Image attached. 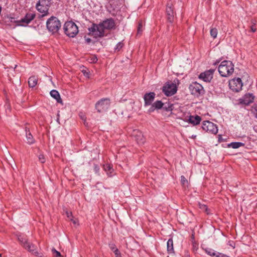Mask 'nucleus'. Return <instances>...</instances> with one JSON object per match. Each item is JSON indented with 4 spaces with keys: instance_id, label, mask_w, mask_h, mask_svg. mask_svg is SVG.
Wrapping results in <instances>:
<instances>
[{
    "instance_id": "obj_10",
    "label": "nucleus",
    "mask_w": 257,
    "mask_h": 257,
    "mask_svg": "<svg viewBox=\"0 0 257 257\" xmlns=\"http://www.w3.org/2000/svg\"><path fill=\"white\" fill-rule=\"evenodd\" d=\"M202 128L204 131L213 135L216 134L218 132L217 125L210 121H203Z\"/></svg>"
},
{
    "instance_id": "obj_39",
    "label": "nucleus",
    "mask_w": 257,
    "mask_h": 257,
    "mask_svg": "<svg viewBox=\"0 0 257 257\" xmlns=\"http://www.w3.org/2000/svg\"><path fill=\"white\" fill-rule=\"evenodd\" d=\"M200 208L203 209H205V211L206 212H207V210H208V208L207 207V206L205 205H202L201 206H200Z\"/></svg>"
},
{
    "instance_id": "obj_17",
    "label": "nucleus",
    "mask_w": 257,
    "mask_h": 257,
    "mask_svg": "<svg viewBox=\"0 0 257 257\" xmlns=\"http://www.w3.org/2000/svg\"><path fill=\"white\" fill-rule=\"evenodd\" d=\"M166 13L168 16V21L172 23L174 20V10L173 4L171 2H169L167 5Z\"/></svg>"
},
{
    "instance_id": "obj_46",
    "label": "nucleus",
    "mask_w": 257,
    "mask_h": 257,
    "mask_svg": "<svg viewBox=\"0 0 257 257\" xmlns=\"http://www.w3.org/2000/svg\"><path fill=\"white\" fill-rule=\"evenodd\" d=\"M255 111H256V114H255V117L257 118V106H256V107H255Z\"/></svg>"
},
{
    "instance_id": "obj_9",
    "label": "nucleus",
    "mask_w": 257,
    "mask_h": 257,
    "mask_svg": "<svg viewBox=\"0 0 257 257\" xmlns=\"http://www.w3.org/2000/svg\"><path fill=\"white\" fill-rule=\"evenodd\" d=\"M177 90L175 84L172 82L166 83L162 88V91L167 96H171L176 93Z\"/></svg>"
},
{
    "instance_id": "obj_16",
    "label": "nucleus",
    "mask_w": 257,
    "mask_h": 257,
    "mask_svg": "<svg viewBox=\"0 0 257 257\" xmlns=\"http://www.w3.org/2000/svg\"><path fill=\"white\" fill-rule=\"evenodd\" d=\"M254 100V96L252 94H245L242 98L240 99V102L245 105H249L252 103Z\"/></svg>"
},
{
    "instance_id": "obj_23",
    "label": "nucleus",
    "mask_w": 257,
    "mask_h": 257,
    "mask_svg": "<svg viewBox=\"0 0 257 257\" xmlns=\"http://www.w3.org/2000/svg\"><path fill=\"white\" fill-rule=\"evenodd\" d=\"M103 169L108 175H111L113 171V169L110 164H106L104 165Z\"/></svg>"
},
{
    "instance_id": "obj_14",
    "label": "nucleus",
    "mask_w": 257,
    "mask_h": 257,
    "mask_svg": "<svg viewBox=\"0 0 257 257\" xmlns=\"http://www.w3.org/2000/svg\"><path fill=\"white\" fill-rule=\"evenodd\" d=\"M155 93L153 92L146 93L144 96L145 106L150 105L154 100Z\"/></svg>"
},
{
    "instance_id": "obj_13",
    "label": "nucleus",
    "mask_w": 257,
    "mask_h": 257,
    "mask_svg": "<svg viewBox=\"0 0 257 257\" xmlns=\"http://www.w3.org/2000/svg\"><path fill=\"white\" fill-rule=\"evenodd\" d=\"M214 72V70L213 69H210L209 70L206 71L204 72L201 73L199 75V78L201 79H202L205 82H210L213 78V74Z\"/></svg>"
},
{
    "instance_id": "obj_37",
    "label": "nucleus",
    "mask_w": 257,
    "mask_h": 257,
    "mask_svg": "<svg viewBox=\"0 0 257 257\" xmlns=\"http://www.w3.org/2000/svg\"><path fill=\"white\" fill-rule=\"evenodd\" d=\"M114 252L116 256H118L120 254L119 251L117 248H115L114 250Z\"/></svg>"
},
{
    "instance_id": "obj_8",
    "label": "nucleus",
    "mask_w": 257,
    "mask_h": 257,
    "mask_svg": "<svg viewBox=\"0 0 257 257\" xmlns=\"http://www.w3.org/2000/svg\"><path fill=\"white\" fill-rule=\"evenodd\" d=\"M110 100L108 98H102L95 104V108L97 111L101 112L106 110L110 106Z\"/></svg>"
},
{
    "instance_id": "obj_38",
    "label": "nucleus",
    "mask_w": 257,
    "mask_h": 257,
    "mask_svg": "<svg viewBox=\"0 0 257 257\" xmlns=\"http://www.w3.org/2000/svg\"><path fill=\"white\" fill-rule=\"evenodd\" d=\"M155 109H156V108H155V107H153V104H152L151 107L149 109V111L151 112L154 111L155 110Z\"/></svg>"
},
{
    "instance_id": "obj_41",
    "label": "nucleus",
    "mask_w": 257,
    "mask_h": 257,
    "mask_svg": "<svg viewBox=\"0 0 257 257\" xmlns=\"http://www.w3.org/2000/svg\"><path fill=\"white\" fill-rule=\"evenodd\" d=\"M94 169L95 170V172H98L99 171V167L97 165H95L94 166Z\"/></svg>"
},
{
    "instance_id": "obj_20",
    "label": "nucleus",
    "mask_w": 257,
    "mask_h": 257,
    "mask_svg": "<svg viewBox=\"0 0 257 257\" xmlns=\"http://www.w3.org/2000/svg\"><path fill=\"white\" fill-rule=\"evenodd\" d=\"M38 83V78L35 76H31L29 78L28 84L30 87H34Z\"/></svg>"
},
{
    "instance_id": "obj_7",
    "label": "nucleus",
    "mask_w": 257,
    "mask_h": 257,
    "mask_svg": "<svg viewBox=\"0 0 257 257\" xmlns=\"http://www.w3.org/2000/svg\"><path fill=\"white\" fill-rule=\"evenodd\" d=\"M19 240L22 242L23 246L29 251L32 252V253L36 256L42 257L41 255H39L40 253L37 251L36 245L28 242L26 239H25L23 237H19Z\"/></svg>"
},
{
    "instance_id": "obj_36",
    "label": "nucleus",
    "mask_w": 257,
    "mask_h": 257,
    "mask_svg": "<svg viewBox=\"0 0 257 257\" xmlns=\"http://www.w3.org/2000/svg\"><path fill=\"white\" fill-rule=\"evenodd\" d=\"M216 257H228V256H227V255H226L224 254H222V253H221L219 252H217Z\"/></svg>"
},
{
    "instance_id": "obj_34",
    "label": "nucleus",
    "mask_w": 257,
    "mask_h": 257,
    "mask_svg": "<svg viewBox=\"0 0 257 257\" xmlns=\"http://www.w3.org/2000/svg\"><path fill=\"white\" fill-rule=\"evenodd\" d=\"M39 160L41 163H44L45 162V158L43 155H40L39 156Z\"/></svg>"
},
{
    "instance_id": "obj_11",
    "label": "nucleus",
    "mask_w": 257,
    "mask_h": 257,
    "mask_svg": "<svg viewBox=\"0 0 257 257\" xmlns=\"http://www.w3.org/2000/svg\"><path fill=\"white\" fill-rule=\"evenodd\" d=\"M229 86L232 91L239 92L242 89L243 83L240 78H234L229 81Z\"/></svg>"
},
{
    "instance_id": "obj_2",
    "label": "nucleus",
    "mask_w": 257,
    "mask_h": 257,
    "mask_svg": "<svg viewBox=\"0 0 257 257\" xmlns=\"http://www.w3.org/2000/svg\"><path fill=\"white\" fill-rule=\"evenodd\" d=\"M218 70L222 77H228L234 71V65L230 61H222L218 67Z\"/></svg>"
},
{
    "instance_id": "obj_47",
    "label": "nucleus",
    "mask_w": 257,
    "mask_h": 257,
    "mask_svg": "<svg viewBox=\"0 0 257 257\" xmlns=\"http://www.w3.org/2000/svg\"><path fill=\"white\" fill-rule=\"evenodd\" d=\"M13 19H14V18H11V22H13V20H13Z\"/></svg>"
},
{
    "instance_id": "obj_29",
    "label": "nucleus",
    "mask_w": 257,
    "mask_h": 257,
    "mask_svg": "<svg viewBox=\"0 0 257 257\" xmlns=\"http://www.w3.org/2000/svg\"><path fill=\"white\" fill-rule=\"evenodd\" d=\"M52 252L53 253V255L55 257H62V255L60 253V252L57 250H56L55 248H53L52 249Z\"/></svg>"
},
{
    "instance_id": "obj_35",
    "label": "nucleus",
    "mask_w": 257,
    "mask_h": 257,
    "mask_svg": "<svg viewBox=\"0 0 257 257\" xmlns=\"http://www.w3.org/2000/svg\"><path fill=\"white\" fill-rule=\"evenodd\" d=\"M82 72L83 73V74L85 76H86L87 77H89V74H90L89 72L87 71V70L86 69H82Z\"/></svg>"
},
{
    "instance_id": "obj_26",
    "label": "nucleus",
    "mask_w": 257,
    "mask_h": 257,
    "mask_svg": "<svg viewBox=\"0 0 257 257\" xmlns=\"http://www.w3.org/2000/svg\"><path fill=\"white\" fill-rule=\"evenodd\" d=\"M153 104V107H155L156 109H161L164 105V103L160 100L155 101Z\"/></svg>"
},
{
    "instance_id": "obj_24",
    "label": "nucleus",
    "mask_w": 257,
    "mask_h": 257,
    "mask_svg": "<svg viewBox=\"0 0 257 257\" xmlns=\"http://www.w3.org/2000/svg\"><path fill=\"white\" fill-rule=\"evenodd\" d=\"M244 146V144L241 142H232L228 145V147L233 149H237Z\"/></svg>"
},
{
    "instance_id": "obj_31",
    "label": "nucleus",
    "mask_w": 257,
    "mask_h": 257,
    "mask_svg": "<svg viewBox=\"0 0 257 257\" xmlns=\"http://www.w3.org/2000/svg\"><path fill=\"white\" fill-rule=\"evenodd\" d=\"M123 47V44L121 42H119L117 44L116 47L115 48V50L119 51Z\"/></svg>"
},
{
    "instance_id": "obj_25",
    "label": "nucleus",
    "mask_w": 257,
    "mask_h": 257,
    "mask_svg": "<svg viewBox=\"0 0 257 257\" xmlns=\"http://www.w3.org/2000/svg\"><path fill=\"white\" fill-rule=\"evenodd\" d=\"M26 136L27 139V143L28 144L31 145L35 143V139H34L31 133H28L27 135H26Z\"/></svg>"
},
{
    "instance_id": "obj_3",
    "label": "nucleus",
    "mask_w": 257,
    "mask_h": 257,
    "mask_svg": "<svg viewBox=\"0 0 257 257\" xmlns=\"http://www.w3.org/2000/svg\"><path fill=\"white\" fill-rule=\"evenodd\" d=\"M52 0H39L36 5L37 10L41 13H42L41 17L49 15L48 11L51 5Z\"/></svg>"
},
{
    "instance_id": "obj_21",
    "label": "nucleus",
    "mask_w": 257,
    "mask_h": 257,
    "mask_svg": "<svg viewBox=\"0 0 257 257\" xmlns=\"http://www.w3.org/2000/svg\"><path fill=\"white\" fill-rule=\"evenodd\" d=\"M167 251L168 253H173L174 252V247H173V241L172 238H170L167 243Z\"/></svg>"
},
{
    "instance_id": "obj_42",
    "label": "nucleus",
    "mask_w": 257,
    "mask_h": 257,
    "mask_svg": "<svg viewBox=\"0 0 257 257\" xmlns=\"http://www.w3.org/2000/svg\"><path fill=\"white\" fill-rule=\"evenodd\" d=\"M25 132H26V135H27V134L28 133H31L29 128L27 127H25Z\"/></svg>"
},
{
    "instance_id": "obj_15",
    "label": "nucleus",
    "mask_w": 257,
    "mask_h": 257,
    "mask_svg": "<svg viewBox=\"0 0 257 257\" xmlns=\"http://www.w3.org/2000/svg\"><path fill=\"white\" fill-rule=\"evenodd\" d=\"M133 136L135 137V140L139 145H143L145 142V139L140 131L138 130L134 131Z\"/></svg>"
},
{
    "instance_id": "obj_1",
    "label": "nucleus",
    "mask_w": 257,
    "mask_h": 257,
    "mask_svg": "<svg viewBox=\"0 0 257 257\" xmlns=\"http://www.w3.org/2000/svg\"><path fill=\"white\" fill-rule=\"evenodd\" d=\"M115 28V22L113 19L109 18L103 21L98 25L93 24L89 31L95 38L102 37L104 35V29L111 30Z\"/></svg>"
},
{
    "instance_id": "obj_5",
    "label": "nucleus",
    "mask_w": 257,
    "mask_h": 257,
    "mask_svg": "<svg viewBox=\"0 0 257 257\" xmlns=\"http://www.w3.org/2000/svg\"><path fill=\"white\" fill-rule=\"evenodd\" d=\"M63 29L65 34L70 37H74L78 33V27L72 21L66 22L64 24Z\"/></svg>"
},
{
    "instance_id": "obj_22",
    "label": "nucleus",
    "mask_w": 257,
    "mask_h": 257,
    "mask_svg": "<svg viewBox=\"0 0 257 257\" xmlns=\"http://www.w3.org/2000/svg\"><path fill=\"white\" fill-rule=\"evenodd\" d=\"M144 22L142 20H140L138 22L137 28V35L140 36L143 31Z\"/></svg>"
},
{
    "instance_id": "obj_27",
    "label": "nucleus",
    "mask_w": 257,
    "mask_h": 257,
    "mask_svg": "<svg viewBox=\"0 0 257 257\" xmlns=\"http://www.w3.org/2000/svg\"><path fill=\"white\" fill-rule=\"evenodd\" d=\"M210 34L211 36L215 39L217 37L218 34V30L215 28H211L210 30Z\"/></svg>"
},
{
    "instance_id": "obj_43",
    "label": "nucleus",
    "mask_w": 257,
    "mask_h": 257,
    "mask_svg": "<svg viewBox=\"0 0 257 257\" xmlns=\"http://www.w3.org/2000/svg\"><path fill=\"white\" fill-rule=\"evenodd\" d=\"M73 223L74 224H77V223H78V220L77 219H74L73 218V220H71Z\"/></svg>"
},
{
    "instance_id": "obj_18",
    "label": "nucleus",
    "mask_w": 257,
    "mask_h": 257,
    "mask_svg": "<svg viewBox=\"0 0 257 257\" xmlns=\"http://www.w3.org/2000/svg\"><path fill=\"white\" fill-rule=\"evenodd\" d=\"M186 120L193 125H195L200 123L201 118L198 115H189Z\"/></svg>"
},
{
    "instance_id": "obj_48",
    "label": "nucleus",
    "mask_w": 257,
    "mask_h": 257,
    "mask_svg": "<svg viewBox=\"0 0 257 257\" xmlns=\"http://www.w3.org/2000/svg\"><path fill=\"white\" fill-rule=\"evenodd\" d=\"M0 257H2V254L0 253Z\"/></svg>"
},
{
    "instance_id": "obj_28",
    "label": "nucleus",
    "mask_w": 257,
    "mask_h": 257,
    "mask_svg": "<svg viewBox=\"0 0 257 257\" xmlns=\"http://www.w3.org/2000/svg\"><path fill=\"white\" fill-rule=\"evenodd\" d=\"M256 23V22L255 20H252L251 21V26H250V30L252 32H255L256 31V28L255 27Z\"/></svg>"
},
{
    "instance_id": "obj_30",
    "label": "nucleus",
    "mask_w": 257,
    "mask_h": 257,
    "mask_svg": "<svg viewBox=\"0 0 257 257\" xmlns=\"http://www.w3.org/2000/svg\"><path fill=\"white\" fill-rule=\"evenodd\" d=\"M181 182L182 185L184 186H186L188 184V181L185 178V177L184 176H181Z\"/></svg>"
},
{
    "instance_id": "obj_44",
    "label": "nucleus",
    "mask_w": 257,
    "mask_h": 257,
    "mask_svg": "<svg viewBox=\"0 0 257 257\" xmlns=\"http://www.w3.org/2000/svg\"><path fill=\"white\" fill-rule=\"evenodd\" d=\"M92 60L93 62H95L97 60V59L96 57H93Z\"/></svg>"
},
{
    "instance_id": "obj_40",
    "label": "nucleus",
    "mask_w": 257,
    "mask_h": 257,
    "mask_svg": "<svg viewBox=\"0 0 257 257\" xmlns=\"http://www.w3.org/2000/svg\"><path fill=\"white\" fill-rule=\"evenodd\" d=\"M85 41H86V43L88 44L91 42V39L89 38H85Z\"/></svg>"
},
{
    "instance_id": "obj_33",
    "label": "nucleus",
    "mask_w": 257,
    "mask_h": 257,
    "mask_svg": "<svg viewBox=\"0 0 257 257\" xmlns=\"http://www.w3.org/2000/svg\"><path fill=\"white\" fill-rule=\"evenodd\" d=\"M206 252L208 254H209L211 256H216L217 253L215 252L213 250L210 249V250H206Z\"/></svg>"
},
{
    "instance_id": "obj_6",
    "label": "nucleus",
    "mask_w": 257,
    "mask_h": 257,
    "mask_svg": "<svg viewBox=\"0 0 257 257\" xmlns=\"http://www.w3.org/2000/svg\"><path fill=\"white\" fill-rule=\"evenodd\" d=\"M189 89L191 94L198 97L204 94V90L203 86L197 82H192L189 86Z\"/></svg>"
},
{
    "instance_id": "obj_32",
    "label": "nucleus",
    "mask_w": 257,
    "mask_h": 257,
    "mask_svg": "<svg viewBox=\"0 0 257 257\" xmlns=\"http://www.w3.org/2000/svg\"><path fill=\"white\" fill-rule=\"evenodd\" d=\"M66 214L67 215V218L70 220H73V217L72 216V212H69L68 211H66Z\"/></svg>"
},
{
    "instance_id": "obj_45",
    "label": "nucleus",
    "mask_w": 257,
    "mask_h": 257,
    "mask_svg": "<svg viewBox=\"0 0 257 257\" xmlns=\"http://www.w3.org/2000/svg\"><path fill=\"white\" fill-rule=\"evenodd\" d=\"M110 247H111V249H112V250H113V251L114 250V249H115V248H116L115 247V246H114V245H112V246H111Z\"/></svg>"
},
{
    "instance_id": "obj_19",
    "label": "nucleus",
    "mask_w": 257,
    "mask_h": 257,
    "mask_svg": "<svg viewBox=\"0 0 257 257\" xmlns=\"http://www.w3.org/2000/svg\"><path fill=\"white\" fill-rule=\"evenodd\" d=\"M51 96L55 99L57 102L62 103V100L60 97L59 93L56 90H52L50 91Z\"/></svg>"
},
{
    "instance_id": "obj_12",
    "label": "nucleus",
    "mask_w": 257,
    "mask_h": 257,
    "mask_svg": "<svg viewBox=\"0 0 257 257\" xmlns=\"http://www.w3.org/2000/svg\"><path fill=\"white\" fill-rule=\"evenodd\" d=\"M35 17V15L33 13H28L25 17L20 21H14L15 23H17L18 26H26L29 24Z\"/></svg>"
},
{
    "instance_id": "obj_4",
    "label": "nucleus",
    "mask_w": 257,
    "mask_h": 257,
    "mask_svg": "<svg viewBox=\"0 0 257 257\" xmlns=\"http://www.w3.org/2000/svg\"><path fill=\"white\" fill-rule=\"evenodd\" d=\"M46 26L49 31L52 33H55L59 31L61 28V24L58 18L52 16L47 20Z\"/></svg>"
}]
</instances>
